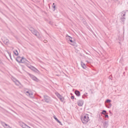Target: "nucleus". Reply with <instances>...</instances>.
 Wrapping results in <instances>:
<instances>
[{"label": "nucleus", "instance_id": "obj_1", "mask_svg": "<svg viewBox=\"0 0 128 128\" xmlns=\"http://www.w3.org/2000/svg\"><path fill=\"white\" fill-rule=\"evenodd\" d=\"M81 119L83 123L86 124L89 120V117L87 115H83L81 117Z\"/></svg>", "mask_w": 128, "mask_h": 128}, {"label": "nucleus", "instance_id": "obj_2", "mask_svg": "<svg viewBox=\"0 0 128 128\" xmlns=\"http://www.w3.org/2000/svg\"><path fill=\"white\" fill-rule=\"evenodd\" d=\"M32 33L38 38L40 39L41 38V36L39 33L36 30L34 29Z\"/></svg>", "mask_w": 128, "mask_h": 128}, {"label": "nucleus", "instance_id": "obj_3", "mask_svg": "<svg viewBox=\"0 0 128 128\" xmlns=\"http://www.w3.org/2000/svg\"><path fill=\"white\" fill-rule=\"evenodd\" d=\"M44 100L45 101L47 102H49L51 101L50 98L46 96H44Z\"/></svg>", "mask_w": 128, "mask_h": 128}, {"label": "nucleus", "instance_id": "obj_4", "mask_svg": "<svg viewBox=\"0 0 128 128\" xmlns=\"http://www.w3.org/2000/svg\"><path fill=\"white\" fill-rule=\"evenodd\" d=\"M56 94L60 100L62 102L64 100V98L60 95L58 93H56Z\"/></svg>", "mask_w": 128, "mask_h": 128}, {"label": "nucleus", "instance_id": "obj_5", "mask_svg": "<svg viewBox=\"0 0 128 128\" xmlns=\"http://www.w3.org/2000/svg\"><path fill=\"white\" fill-rule=\"evenodd\" d=\"M32 71L36 74H39L40 72L39 71L33 66H32Z\"/></svg>", "mask_w": 128, "mask_h": 128}, {"label": "nucleus", "instance_id": "obj_6", "mask_svg": "<svg viewBox=\"0 0 128 128\" xmlns=\"http://www.w3.org/2000/svg\"><path fill=\"white\" fill-rule=\"evenodd\" d=\"M77 103L78 106H82L83 104V101L82 100H79L78 102Z\"/></svg>", "mask_w": 128, "mask_h": 128}, {"label": "nucleus", "instance_id": "obj_7", "mask_svg": "<svg viewBox=\"0 0 128 128\" xmlns=\"http://www.w3.org/2000/svg\"><path fill=\"white\" fill-rule=\"evenodd\" d=\"M24 92L28 96H30V95H32V93H30L28 90L26 91V90H25L24 91Z\"/></svg>", "mask_w": 128, "mask_h": 128}, {"label": "nucleus", "instance_id": "obj_8", "mask_svg": "<svg viewBox=\"0 0 128 128\" xmlns=\"http://www.w3.org/2000/svg\"><path fill=\"white\" fill-rule=\"evenodd\" d=\"M32 80H34L36 82H38L39 81V80L36 77L34 76H33L32 75Z\"/></svg>", "mask_w": 128, "mask_h": 128}, {"label": "nucleus", "instance_id": "obj_9", "mask_svg": "<svg viewBox=\"0 0 128 128\" xmlns=\"http://www.w3.org/2000/svg\"><path fill=\"white\" fill-rule=\"evenodd\" d=\"M13 81L16 84L17 86H19V84H20V82L17 80H15Z\"/></svg>", "mask_w": 128, "mask_h": 128}, {"label": "nucleus", "instance_id": "obj_10", "mask_svg": "<svg viewBox=\"0 0 128 128\" xmlns=\"http://www.w3.org/2000/svg\"><path fill=\"white\" fill-rule=\"evenodd\" d=\"M16 61L18 62H21V58L18 56L16 59Z\"/></svg>", "mask_w": 128, "mask_h": 128}, {"label": "nucleus", "instance_id": "obj_11", "mask_svg": "<svg viewBox=\"0 0 128 128\" xmlns=\"http://www.w3.org/2000/svg\"><path fill=\"white\" fill-rule=\"evenodd\" d=\"M27 60L26 59L24 58H21V63H24L26 62Z\"/></svg>", "mask_w": 128, "mask_h": 128}, {"label": "nucleus", "instance_id": "obj_12", "mask_svg": "<svg viewBox=\"0 0 128 128\" xmlns=\"http://www.w3.org/2000/svg\"><path fill=\"white\" fill-rule=\"evenodd\" d=\"M126 13V11H124L122 12H121V15L122 16H124L125 15ZM123 18L124 19H125V18L124 17H123Z\"/></svg>", "mask_w": 128, "mask_h": 128}, {"label": "nucleus", "instance_id": "obj_13", "mask_svg": "<svg viewBox=\"0 0 128 128\" xmlns=\"http://www.w3.org/2000/svg\"><path fill=\"white\" fill-rule=\"evenodd\" d=\"M75 93L76 95L78 96H80V92L77 90H76L75 91Z\"/></svg>", "mask_w": 128, "mask_h": 128}, {"label": "nucleus", "instance_id": "obj_14", "mask_svg": "<svg viewBox=\"0 0 128 128\" xmlns=\"http://www.w3.org/2000/svg\"><path fill=\"white\" fill-rule=\"evenodd\" d=\"M103 126H104L107 127L108 126V121H104L103 123Z\"/></svg>", "mask_w": 128, "mask_h": 128}, {"label": "nucleus", "instance_id": "obj_15", "mask_svg": "<svg viewBox=\"0 0 128 128\" xmlns=\"http://www.w3.org/2000/svg\"><path fill=\"white\" fill-rule=\"evenodd\" d=\"M81 65L82 67L84 69H86V66L85 65V64H84L82 62L81 63Z\"/></svg>", "mask_w": 128, "mask_h": 128}, {"label": "nucleus", "instance_id": "obj_16", "mask_svg": "<svg viewBox=\"0 0 128 128\" xmlns=\"http://www.w3.org/2000/svg\"><path fill=\"white\" fill-rule=\"evenodd\" d=\"M54 118L55 120L59 123H60V124L62 125L61 123L56 118V117H54Z\"/></svg>", "mask_w": 128, "mask_h": 128}, {"label": "nucleus", "instance_id": "obj_17", "mask_svg": "<svg viewBox=\"0 0 128 128\" xmlns=\"http://www.w3.org/2000/svg\"><path fill=\"white\" fill-rule=\"evenodd\" d=\"M14 54L16 56H18V52L17 50H16L15 51L13 52Z\"/></svg>", "mask_w": 128, "mask_h": 128}, {"label": "nucleus", "instance_id": "obj_18", "mask_svg": "<svg viewBox=\"0 0 128 128\" xmlns=\"http://www.w3.org/2000/svg\"><path fill=\"white\" fill-rule=\"evenodd\" d=\"M27 66L29 68H30L32 70V66L29 64H27Z\"/></svg>", "mask_w": 128, "mask_h": 128}, {"label": "nucleus", "instance_id": "obj_19", "mask_svg": "<svg viewBox=\"0 0 128 128\" xmlns=\"http://www.w3.org/2000/svg\"><path fill=\"white\" fill-rule=\"evenodd\" d=\"M8 42H9V40L7 39H6V40H5L4 41V42L6 44H7L8 43Z\"/></svg>", "mask_w": 128, "mask_h": 128}, {"label": "nucleus", "instance_id": "obj_20", "mask_svg": "<svg viewBox=\"0 0 128 128\" xmlns=\"http://www.w3.org/2000/svg\"><path fill=\"white\" fill-rule=\"evenodd\" d=\"M111 100H107L106 101V102H107V103H110V102H111Z\"/></svg>", "mask_w": 128, "mask_h": 128}, {"label": "nucleus", "instance_id": "obj_21", "mask_svg": "<svg viewBox=\"0 0 128 128\" xmlns=\"http://www.w3.org/2000/svg\"><path fill=\"white\" fill-rule=\"evenodd\" d=\"M5 123V122H2V124L3 126H4V128H5V127H6L5 126H4Z\"/></svg>", "mask_w": 128, "mask_h": 128}, {"label": "nucleus", "instance_id": "obj_22", "mask_svg": "<svg viewBox=\"0 0 128 128\" xmlns=\"http://www.w3.org/2000/svg\"><path fill=\"white\" fill-rule=\"evenodd\" d=\"M106 112V111L105 110H104L102 112V114H104Z\"/></svg>", "mask_w": 128, "mask_h": 128}, {"label": "nucleus", "instance_id": "obj_23", "mask_svg": "<svg viewBox=\"0 0 128 128\" xmlns=\"http://www.w3.org/2000/svg\"><path fill=\"white\" fill-rule=\"evenodd\" d=\"M52 8H54V11L55 10V8H56V6H53V5H52Z\"/></svg>", "mask_w": 128, "mask_h": 128}, {"label": "nucleus", "instance_id": "obj_24", "mask_svg": "<svg viewBox=\"0 0 128 128\" xmlns=\"http://www.w3.org/2000/svg\"><path fill=\"white\" fill-rule=\"evenodd\" d=\"M112 106V104H109V106H107L106 105V106L108 108H110V107Z\"/></svg>", "mask_w": 128, "mask_h": 128}, {"label": "nucleus", "instance_id": "obj_25", "mask_svg": "<svg viewBox=\"0 0 128 128\" xmlns=\"http://www.w3.org/2000/svg\"><path fill=\"white\" fill-rule=\"evenodd\" d=\"M44 43H46L48 41L46 40H44Z\"/></svg>", "mask_w": 128, "mask_h": 128}, {"label": "nucleus", "instance_id": "obj_26", "mask_svg": "<svg viewBox=\"0 0 128 128\" xmlns=\"http://www.w3.org/2000/svg\"><path fill=\"white\" fill-rule=\"evenodd\" d=\"M72 99H73L74 98V96H72L71 97Z\"/></svg>", "mask_w": 128, "mask_h": 128}, {"label": "nucleus", "instance_id": "obj_27", "mask_svg": "<svg viewBox=\"0 0 128 128\" xmlns=\"http://www.w3.org/2000/svg\"><path fill=\"white\" fill-rule=\"evenodd\" d=\"M69 40L71 42H73L72 40L71 39H70V38H69Z\"/></svg>", "mask_w": 128, "mask_h": 128}, {"label": "nucleus", "instance_id": "obj_28", "mask_svg": "<svg viewBox=\"0 0 128 128\" xmlns=\"http://www.w3.org/2000/svg\"><path fill=\"white\" fill-rule=\"evenodd\" d=\"M8 53L9 54V56H10V57L11 59H12L11 57V54L10 53H9V52H8Z\"/></svg>", "mask_w": 128, "mask_h": 128}, {"label": "nucleus", "instance_id": "obj_29", "mask_svg": "<svg viewBox=\"0 0 128 128\" xmlns=\"http://www.w3.org/2000/svg\"><path fill=\"white\" fill-rule=\"evenodd\" d=\"M105 117L106 118H108V116L107 114H106L105 115Z\"/></svg>", "mask_w": 128, "mask_h": 128}, {"label": "nucleus", "instance_id": "obj_30", "mask_svg": "<svg viewBox=\"0 0 128 128\" xmlns=\"http://www.w3.org/2000/svg\"><path fill=\"white\" fill-rule=\"evenodd\" d=\"M5 125L6 126V127H7L8 126H8V125L7 124H6L5 123Z\"/></svg>", "mask_w": 128, "mask_h": 128}, {"label": "nucleus", "instance_id": "obj_31", "mask_svg": "<svg viewBox=\"0 0 128 128\" xmlns=\"http://www.w3.org/2000/svg\"><path fill=\"white\" fill-rule=\"evenodd\" d=\"M2 64V60L0 59V64Z\"/></svg>", "mask_w": 128, "mask_h": 128}, {"label": "nucleus", "instance_id": "obj_32", "mask_svg": "<svg viewBox=\"0 0 128 128\" xmlns=\"http://www.w3.org/2000/svg\"><path fill=\"white\" fill-rule=\"evenodd\" d=\"M5 128H12L11 127H10L9 126H8L7 127H5Z\"/></svg>", "mask_w": 128, "mask_h": 128}, {"label": "nucleus", "instance_id": "obj_33", "mask_svg": "<svg viewBox=\"0 0 128 128\" xmlns=\"http://www.w3.org/2000/svg\"><path fill=\"white\" fill-rule=\"evenodd\" d=\"M68 37H69V38H72L70 37V36H68Z\"/></svg>", "mask_w": 128, "mask_h": 128}, {"label": "nucleus", "instance_id": "obj_34", "mask_svg": "<svg viewBox=\"0 0 128 128\" xmlns=\"http://www.w3.org/2000/svg\"><path fill=\"white\" fill-rule=\"evenodd\" d=\"M54 3H53L52 5L54 6Z\"/></svg>", "mask_w": 128, "mask_h": 128}, {"label": "nucleus", "instance_id": "obj_35", "mask_svg": "<svg viewBox=\"0 0 128 128\" xmlns=\"http://www.w3.org/2000/svg\"><path fill=\"white\" fill-rule=\"evenodd\" d=\"M109 78L110 79L111 78H110V76H109Z\"/></svg>", "mask_w": 128, "mask_h": 128}, {"label": "nucleus", "instance_id": "obj_36", "mask_svg": "<svg viewBox=\"0 0 128 128\" xmlns=\"http://www.w3.org/2000/svg\"><path fill=\"white\" fill-rule=\"evenodd\" d=\"M86 23V22H85L84 23V24H85Z\"/></svg>", "mask_w": 128, "mask_h": 128}, {"label": "nucleus", "instance_id": "obj_37", "mask_svg": "<svg viewBox=\"0 0 128 128\" xmlns=\"http://www.w3.org/2000/svg\"><path fill=\"white\" fill-rule=\"evenodd\" d=\"M82 98H83V96H82Z\"/></svg>", "mask_w": 128, "mask_h": 128}]
</instances>
